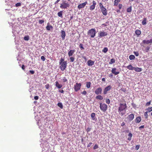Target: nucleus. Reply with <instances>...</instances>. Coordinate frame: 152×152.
Here are the masks:
<instances>
[{"label": "nucleus", "instance_id": "338daca9", "mask_svg": "<svg viewBox=\"0 0 152 152\" xmlns=\"http://www.w3.org/2000/svg\"><path fill=\"white\" fill-rule=\"evenodd\" d=\"M144 127V125H142V126H140L139 127V129H141V128H143Z\"/></svg>", "mask_w": 152, "mask_h": 152}, {"label": "nucleus", "instance_id": "f3484780", "mask_svg": "<svg viewBox=\"0 0 152 152\" xmlns=\"http://www.w3.org/2000/svg\"><path fill=\"white\" fill-rule=\"evenodd\" d=\"M61 36L62 37V39L64 40L65 39L66 36L65 32L64 31L62 30L61 31Z\"/></svg>", "mask_w": 152, "mask_h": 152}, {"label": "nucleus", "instance_id": "39448f33", "mask_svg": "<svg viewBox=\"0 0 152 152\" xmlns=\"http://www.w3.org/2000/svg\"><path fill=\"white\" fill-rule=\"evenodd\" d=\"M69 6L70 5L69 3L64 2L60 4V7L61 9H65L69 7Z\"/></svg>", "mask_w": 152, "mask_h": 152}, {"label": "nucleus", "instance_id": "4c0bfd02", "mask_svg": "<svg viewBox=\"0 0 152 152\" xmlns=\"http://www.w3.org/2000/svg\"><path fill=\"white\" fill-rule=\"evenodd\" d=\"M69 59L70 60V61L71 62H73L75 60V58L73 57H71L69 58Z\"/></svg>", "mask_w": 152, "mask_h": 152}, {"label": "nucleus", "instance_id": "6e6d98bb", "mask_svg": "<svg viewBox=\"0 0 152 152\" xmlns=\"http://www.w3.org/2000/svg\"><path fill=\"white\" fill-rule=\"evenodd\" d=\"M92 142H90L88 144V145H87V147H90V146H91L92 145Z\"/></svg>", "mask_w": 152, "mask_h": 152}, {"label": "nucleus", "instance_id": "864d4df0", "mask_svg": "<svg viewBox=\"0 0 152 152\" xmlns=\"http://www.w3.org/2000/svg\"><path fill=\"white\" fill-rule=\"evenodd\" d=\"M151 101H150L149 102H147L146 104V105L147 106H148L149 105L151 104Z\"/></svg>", "mask_w": 152, "mask_h": 152}, {"label": "nucleus", "instance_id": "bf43d9fd", "mask_svg": "<svg viewBox=\"0 0 152 152\" xmlns=\"http://www.w3.org/2000/svg\"><path fill=\"white\" fill-rule=\"evenodd\" d=\"M82 94H83L85 95L86 94L87 92H86V91L85 90L83 92H82Z\"/></svg>", "mask_w": 152, "mask_h": 152}, {"label": "nucleus", "instance_id": "a211bd4d", "mask_svg": "<svg viewBox=\"0 0 152 152\" xmlns=\"http://www.w3.org/2000/svg\"><path fill=\"white\" fill-rule=\"evenodd\" d=\"M75 49L70 50L68 53V55L69 57L72 56L75 52Z\"/></svg>", "mask_w": 152, "mask_h": 152}, {"label": "nucleus", "instance_id": "f257e3e1", "mask_svg": "<svg viewBox=\"0 0 152 152\" xmlns=\"http://www.w3.org/2000/svg\"><path fill=\"white\" fill-rule=\"evenodd\" d=\"M122 103H120L118 108V112L119 114L121 116H123L125 113V111L127 108V105L126 102L124 100L122 102Z\"/></svg>", "mask_w": 152, "mask_h": 152}, {"label": "nucleus", "instance_id": "2f4dec72", "mask_svg": "<svg viewBox=\"0 0 152 152\" xmlns=\"http://www.w3.org/2000/svg\"><path fill=\"white\" fill-rule=\"evenodd\" d=\"M58 106L61 109L63 108V106L61 103L59 102L58 104Z\"/></svg>", "mask_w": 152, "mask_h": 152}, {"label": "nucleus", "instance_id": "e2e57ef3", "mask_svg": "<svg viewBox=\"0 0 152 152\" xmlns=\"http://www.w3.org/2000/svg\"><path fill=\"white\" fill-rule=\"evenodd\" d=\"M82 58L84 59V60L85 61H86L87 60V58H86V57L84 56H82Z\"/></svg>", "mask_w": 152, "mask_h": 152}, {"label": "nucleus", "instance_id": "e433bc0d", "mask_svg": "<svg viewBox=\"0 0 152 152\" xmlns=\"http://www.w3.org/2000/svg\"><path fill=\"white\" fill-rule=\"evenodd\" d=\"M148 111L145 112L144 114V115L145 117V118L146 119L148 117Z\"/></svg>", "mask_w": 152, "mask_h": 152}, {"label": "nucleus", "instance_id": "2eb2a0df", "mask_svg": "<svg viewBox=\"0 0 152 152\" xmlns=\"http://www.w3.org/2000/svg\"><path fill=\"white\" fill-rule=\"evenodd\" d=\"M142 42L144 44H148L149 43H152V39L150 40H144L142 41Z\"/></svg>", "mask_w": 152, "mask_h": 152}, {"label": "nucleus", "instance_id": "8fccbe9b", "mask_svg": "<svg viewBox=\"0 0 152 152\" xmlns=\"http://www.w3.org/2000/svg\"><path fill=\"white\" fill-rule=\"evenodd\" d=\"M21 5V4L20 3H18L15 4V6L16 7L20 6Z\"/></svg>", "mask_w": 152, "mask_h": 152}, {"label": "nucleus", "instance_id": "4d7b16f0", "mask_svg": "<svg viewBox=\"0 0 152 152\" xmlns=\"http://www.w3.org/2000/svg\"><path fill=\"white\" fill-rule=\"evenodd\" d=\"M91 128H90L89 127H88L86 129V131L88 132H89L90 131V130H91Z\"/></svg>", "mask_w": 152, "mask_h": 152}, {"label": "nucleus", "instance_id": "20e7f679", "mask_svg": "<svg viewBox=\"0 0 152 152\" xmlns=\"http://www.w3.org/2000/svg\"><path fill=\"white\" fill-rule=\"evenodd\" d=\"M99 107L100 109L104 112H105L107 109V106L104 103H100Z\"/></svg>", "mask_w": 152, "mask_h": 152}, {"label": "nucleus", "instance_id": "f03ea898", "mask_svg": "<svg viewBox=\"0 0 152 152\" xmlns=\"http://www.w3.org/2000/svg\"><path fill=\"white\" fill-rule=\"evenodd\" d=\"M59 64L60 65V68L61 70L62 71H64L66 67L67 61H64V59L61 58L59 60Z\"/></svg>", "mask_w": 152, "mask_h": 152}, {"label": "nucleus", "instance_id": "5fc2aeb1", "mask_svg": "<svg viewBox=\"0 0 152 152\" xmlns=\"http://www.w3.org/2000/svg\"><path fill=\"white\" fill-rule=\"evenodd\" d=\"M140 145H137L135 146V149L137 150H138L140 148Z\"/></svg>", "mask_w": 152, "mask_h": 152}, {"label": "nucleus", "instance_id": "a19ab883", "mask_svg": "<svg viewBox=\"0 0 152 152\" xmlns=\"http://www.w3.org/2000/svg\"><path fill=\"white\" fill-rule=\"evenodd\" d=\"M24 39L25 40L28 41L29 39V37L28 36H26L24 37Z\"/></svg>", "mask_w": 152, "mask_h": 152}, {"label": "nucleus", "instance_id": "72a5a7b5", "mask_svg": "<svg viewBox=\"0 0 152 152\" xmlns=\"http://www.w3.org/2000/svg\"><path fill=\"white\" fill-rule=\"evenodd\" d=\"M146 18H143V20L142 22V25H145L146 23Z\"/></svg>", "mask_w": 152, "mask_h": 152}, {"label": "nucleus", "instance_id": "f704fd0d", "mask_svg": "<svg viewBox=\"0 0 152 152\" xmlns=\"http://www.w3.org/2000/svg\"><path fill=\"white\" fill-rule=\"evenodd\" d=\"M115 59L114 58L111 59L110 60V62H109L110 64H112L113 63H114L115 62Z\"/></svg>", "mask_w": 152, "mask_h": 152}, {"label": "nucleus", "instance_id": "79ce46f5", "mask_svg": "<svg viewBox=\"0 0 152 152\" xmlns=\"http://www.w3.org/2000/svg\"><path fill=\"white\" fill-rule=\"evenodd\" d=\"M148 112H151L152 111V107H148L147 109Z\"/></svg>", "mask_w": 152, "mask_h": 152}, {"label": "nucleus", "instance_id": "7ed1b4c3", "mask_svg": "<svg viewBox=\"0 0 152 152\" xmlns=\"http://www.w3.org/2000/svg\"><path fill=\"white\" fill-rule=\"evenodd\" d=\"M87 34L91 38H94L96 35V30L94 28H91L88 31Z\"/></svg>", "mask_w": 152, "mask_h": 152}, {"label": "nucleus", "instance_id": "58836bf2", "mask_svg": "<svg viewBox=\"0 0 152 152\" xmlns=\"http://www.w3.org/2000/svg\"><path fill=\"white\" fill-rule=\"evenodd\" d=\"M79 46L81 50H83L84 49V48L83 46V45L82 44L80 43Z\"/></svg>", "mask_w": 152, "mask_h": 152}, {"label": "nucleus", "instance_id": "9d476101", "mask_svg": "<svg viewBox=\"0 0 152 152\" xmlns=\"http://www.w3.org/2000/svg\"><path fill=\"white\" fill-rule=\"evenodd\" d=\"M134 118V115L133 114H131L129 115L127 117L129 121H132Z\"/></svg>", "mask_w": 152, "mask_h": 152}, {"label": "nucleus", "instance_id": "37998d69", "mask_svg": "<svg viewBox=\"0 0 152 152\" xmlns=\"http://www.w3.org/2000/svg\"><path fill=\"white\" fill-rule=\"evenodd\" d=\"M106 102L107 104H109L110 103V101L109 99L107 98L106 99Z\"/></svg>", "mask_w": 152, "mask_h": 152}, {"label": "nucleus", "instance_id": "49530a36", "mask_svg": "<svg viewBox=\"0 0 152 152\" xmlns=\"http://www.w3.org/2000/svg\"><path fill=\"white\" fill-rule=\"evenodd\" d=\"M98 148V145L96 144H95V145L93 147V149L94 150H95V149H97Z\"/></svg>", "mask_w": 152, "mask_h": 152}, {"label": "nucleus", "instance_id": "c85d7f7f", "mask_svg": "<svg viewBox=\"0 0 152 152\" xmlns=\"http://www.w3.org/2000/svg\"><path fill=\"white\" fill-rule=\"evenodd\" d=\"M62 12V11H60L59 12H58V16L61 18H62L63 17Z\"/></svg>", "mask_w": 152, "mask_h": 152}, {"label": "nucleus", "instance_id": "6e6552de", "mask_svg": "<svg viewBox=\"0 0 152 152\" xmlns=\"http://www.w3.org/2000/svg\"><path fill=\"white\" fill-rule=\"evenodd\" d=\"M108 34L106 32L104 31H100L98 34V37H102L107 35Z\"/></svg>", "mask_w": 152, "mask_h": 152}, {"label": "nucleus", "instance_id": "a878e982", "mask_svg": "<svg viewBox=\"0 0 152 152\" xmlns=\"http://www.w3.org/2000/svg\"><path fill=\"white\" fill-rule=\"evenodd\" d=\"M91 116L93 120H95L96 119L95 117V113H92L91 114Z\"/></svg>", "mask_w": 152, "mask_h": 152}, {"label": "nucleus", "instance_id": "09e8293b", "mask_svg": "<svg viewBox=\"0 0 152 152\" xmlns=\"http://www.w3.org/2000/svg\"><path fill=\"white\" fill-rule=\"evenodd\" d=\"M150 49V48L148 47H147L145 48V51L146 52H147L148 51L149 49Z\"/></svg>", "mask_w": 152, "mask_h": 152}, {"label": "nucleus", "instance_id": "dca6fc26", "mask_svg": "<svg viewBox=\"0 0 152 152\" xmlns=\"http://www.w3.org/2000/svg\"><path fill=\"white\" fill-rule=\"evenodd\" d=\"M46 28L47 31H49L51 29H53V27L50 25L49 23H48Z\"/></svg>", "mask_w": 152, "mask_h": 152}, {"label": "nucleus", "instance_id": "13d9d810", "mask_svg": "<svg viewBox=\"0 0 152 152\" xmlns=\"http://www.w3.org/2000/svg\"><path fill=\"white\" fill-rule=\"evenodd\" d=\"M29 72L31 74H33L35 73L34 71L33 70H30Z\"/></svg>", "mask_w": 152, "mask_h": 152}, {"label": "nucleus", "instance_id": "c03bdc74", "mask_svg": "<svg viewBox=\"0 0 152 152\" xmlns=\"http://www.w3.org/2000/svg\"><path fill=\"white\" fill-rule=\"evenodd\" d=\"M134 55L136 56H138L139 55V53L137 51H134Z\"/></svg>", "mask_w": 152, "mask_h": 152}, {"label": "nucleus", "instance_id": "cd10ccee", "mask_svg": "<svg viewBox=\"0 0 152 152\" xmlns=\"http://www.w3.org/2000/svg\"><path fill=\"white\" fill-rule=\"evenodd\" d=\"M121 0H115L114 5V6H117L118 3L120 2Z\"/></svg>", "mask_w": 152, "mask_h": 152}, {"label": "nucleus", "instance_id": "680f3d73", "mask_svg": "<svg viewBox=\"0 0 152 152\" xmlns=\"http://www.w3.org/2000/svg\"><path fill=\"white\" fill-rule=\"evenodd\" d=\"M39 99V96H35L34 97V99L35 100H38Z\"/></svg>", "mask_w": 152, "mask_h": 152}, {"label": "nucleus", "instance_id": "b1692460", "mask_svg": "<svg viewBox=\"0 0 152 152\" xmlns=\"http://www.w3.org/2000/svg\"><path fill=\"white\" fill-rule=\"evenodd\" d=\"M96 99L102 100L103 99V97L101 95H99L96 96Z\"/></svg>", "mask_w": 152, "mask_h": 152}, {"label": "nucleus", "instance_id": "f8f14e48", "mask_svg": "<svg viewBox=\"0 0 152 152\" xmlns=\"http://www.w3.org/2000/svg\"><path fill=\"white\" fill-rule=\"evenodd\" d=\"M92 3L93 4L90 7V9L91 11H92L95 9V6L96 5V2L95 1H93Z\"/></svg>", "mask_w": 152, "mask_h": 152}, {"label": "nucleus", "instance_id": "a18cd8bd", "mask_svg": "<svg viewBox=\"0 0 152 152\" xmlns=\"http://www.w3.org/2000/svg\"><path fill=\"white\" fill-rule=\"evenodd\" d=\"M41 59L43 61H44L45 60V58L43 56H41Z\"/></svg>", "mask_w": 152, "mask_h": 152}, {"label": "nucleus", "instance_id": "c756f323", "mask_svg": "<svg viewBox=\"0 0 152 152\" xmlns=\"http://www.w3.org/2000/svg\"><path fill=\"white\" fill-rule=\"evenodd\" d=\"M129 58L130 60H133L135 58V56L134 55H130Z\"/></svg>", "mask_w": 152, "mask_h": 152}, {"label": "nucleus", "instance_id": "473e14b6", "mask_svg": "<svg viewBox=\"0 0 152 152\" xmlns=\"http://www.w3.org/2000/svg\"><path fill=\"white\" fill-rule=\"evenodd\" d=\"M108 50V49L107 48V47H105L104 48L103 50H102V52H104V53H106Z\"/></svg>", "mask_w": 152, "mask_h": 152}, {"label": "nucleus", "instance_id": "0e129e2a", "mask_svg": "<svg viewBox=\"0 0 152 152\" xmlns=\"http://www.w3.org/2000/svg\"><path fill=\"white\" fill-rule=\"evenodd\" d=\"M59 92H60V93H63L64 92V91L63 89L60 90H59Z\"/></svg>", "mask_w": 152, "mask_h": 152}, {"label": "nucleus", "instance_id": "3c124183", "mask_svg": "<svg viewBox=\"0 0 152 152\" xmlns=\"http://www.w3.org/2000/svg\"><path fill=\"white\" fill-rule=\"evenodd\" d=\"M99 6L100 9L104 7L102 4L101 3L99 4Z\"/></svg>", "mask_w": 152, "mask_h": 152}, {"label": "nucleus", "instance_id": "774afa93", "mask_svg": "<svg viewBox=\"0 0 152 152\" xmlns=\"http://www.w3.org/2000/svg\"><path fill=\"white\" fill-rule=\"evenodd\" d=\"M125 124L124 122H123L121 124V126H123L125 125Z\"/></svg>", "mask_w": 152, "mask_h": 152}, {"label": "nucleus", "instance_id": "7c9ffc66", "mask_svg": "<svg viewBox=\"0 0 152 152\" xmlns=\"http://www.w3.org/2000/svg\"><path fill=\"white\" fill-rule=\"evenodd\" d=\"M91 83L90 82H87L86 86V87L88 88H90L91 87Z\"/></svg>", "mask_w": 152, "mask_h": 152}, {"label": "nucleus", "instance_id": "423d86ee", "mask_svg": "<svg viewBox=\"0 0 152 152\" xmlns=\"http://www.w3.org/2000/svg\"><path fill=\"white\" fill-rule=\"evenodd\" d=\"M81 84L80 83H76L74 86V89L75 91H77L81 88Z\"/></svg>", "mask_w": 152, "mask_h": 152}, {"label": "nucleus", "instance_id": "052dcab7", "mask_svg": "<svg viewBox=\"0 0 152 152\" xmlns=\"http://www.w3.org/2000/svg\"><path fill=\"white\" fill-rule=\"evenodd\" d=\"M122 5L121 4H119V5H118V7H119V9L120 10L121 9V8H122Z\"/></svg>", "mask_w": 152, "mask_h": 152}, {"label": "nucleus", "instance_id": "bb28decb", "mask_svg": "<svg viewBox=\"0 0 152 152\" xmlns=\"http://www.w3.org/2000/svg\"><path fill=\"white\" fill-rule=\"evenodd\" d=\"M132 134L131 133H129L128 134L129 137L128 138V139H127L129 141L131 140L132 139Z\"/></svg>", "mask_w": 152, "mask_h": 152}, {"label": "nucleus", "instance_id": "6ab92c4d", "mask_svg": "<svg viewBox=\"0 0 152 152\" xmlns=\"http://www.w3.org/2000/svg\"><path fill=\"white\" fill-rule=\"evenodd\" d=\"M55 85L56 87L59 89L61 88L62 87V85L61 84H59L58 81L55 82Z\"/></svg>", "mask_w": 152, "mask_h": 152}, {"label": "nucleus", "instance_id": "4468645a", "mask_svg": "<svg viewBox=\"0 0 152 152\" xmlns=\"http://www.w3.org/2000/svg\"><path fill=\"white\" fill-rule=\"evenodd\" d=\"M117 69L115 68H113L112 69L111 72L112 73L115 75H116L119 73V71H116Z\"/></svg>", "mask_w": 152, "mask_h": 152}, {"label": "nucleus", "instance_id": "393cba45", "mask_svg": "<svg viewBox=\"0 0 152 152\" xmlns=\"http://www.w3.org/2000/svg\"><path fill=\"white\" fill-rule=\"evenodd\" d=\"M135 33L138 36L141 34V31L140 30H136L135 31Z\"/></svg>", "mask_w": 152, "mask_h": 152}, {"label": "nucleus", "instance_id": "5701e85b", "mask_svg": "<svg viewBox=\"0 0 152 152\" xmlns=\"http://www.w3.org/2000/svg\"><path fill=\"white\" fill-rule=\"evenodd\" d=\"M134 70L137 72H140L142 71V68L139 67H134Z\"/></svg>", "mask_w": 152, "mask_h": 152}, {"label": "nucleus", "instance_id": "c9c22d12", "mask_svg": "<svg viewBox=\"0 0 152 152\" xmlns=\"http://www.w3.org/2000/svg\"><path fill=\"white\" fill-rule=\"evenodd\" d=\"M126 11L128 12H130L132 11V7L131 6L128 8L126 10Z\"/></svg>", "mask_w": 152, "mask_h": 152}, {"label": "nucleus", "instance_id": "ddd939ff", "mask_svg": "<svg viewBox=\"0 0 152 152\" xmlns=\"http://www.w3.org/2000/svg\"><path fill=\"white\" fill-rule=\"evenodd\" d=\"M100 9L102 14L105 16L106 15H107V10L106 8L104 7Z\"/></svg>", "mask_w": 152, "mask_h": 152}, {"label": "nucleus", "instance_id": "ea45409f", "mask_svg": "<svg viewBox=\"0 0 152 152\" xmlns=\"http://www.w3.org/2000/svg\"><path fill=\"white\" fill-rule=\"evenodd\" d=\"M45 87L46 89H48L50 88V86L49 84L48 83L45 86Z\"/></svg>", "mask_w": 152, "mask_h": 152}, {"label": "nucleus", "instance_id": "4be33fe9", "mask_svg": "<svg viewBox=\"0 0 152 152\" xmlns=\"http://www.w3.org/2000/svg\"><path fill=\"white\" fill-rule=\"evenodd\" d=\"M126 68L129 70H133L134 69V67H133L131 64H130L126 66Z\"/></svg>", "mask_w": 152, "mask_h": 152}, {"label": "nucleus", "instance_id": "69168bd1", "mask_svg": "<svg viewBox=\"0 0 152 152\" xmlns=\"http://www.w3.org/2000/svg\"><path fill=\"white\" fill-rule=\"evenodd\" d=\"M22 69L23 70H24L25 69V66L24 65H23L22 66Z\"/></svg>", "mask_w": 152, "mask_h": 152}, {"label": "nucleus", "instance_id": "9b49d317", "mask_svg": "<svg viewBox=\"0 0 152 152\" xmlns=\"http://www.w3.org/2000/svg\"><path fill=\"white\" fill-rule=\"evenodd\" d=\"M87 4V2L86 1L84 3L79 4L78 6V8L79 9L84 8Z\"/></svg>", "mask_w": 152, "mask_h": 152}, {"label": "nucleus", "instance_id": "aec40b11", "mask_svg": "<svg viewBox=\"0 0 152 152\" xmlns=\"http://www.w3.org/2000/svg\"><path fill=\"white\" fill-rule=\"evenodd\" d=\"M141 118L140 116L137 117L135 120V122L136 123H139L141 121Z\"/></svg>", "mask_w": 152, "mask_h": 152}, {"label": "nucleus", "instance_id": "603ef678", "mask_svg": "<svg viewBox=\"0 0 152 152\" xmlns=\"http://www.w3.org/2000/svg\"><path fill=\"white\" fill-rule=\"evenodd\" d=\"M44 20H39V23L40 24H42V23H44Z\"/></svg>", "mask_w": 152, "mask_h": 152}, {"label": "nucleus", "instance_id": "1a4fd4ad", "mask_svg": "<svg viewBox=\"0 0 152 152\" xmlns=\"http://www.w3.org/2000/svg\"><path fill=\"white\" fill-rule=\"evenodd\" d=\"M102 88L100 87H99L96 89L95 91V93L96 95L101 94L102 93Z\"/></svg>", "mask_w": 152, "mask_h": 152}, {"label": "nucleus", "instance_id": "de8ad7c7", "mask_svg": "<svg viewBox=\"0 0 152 152\" xmlns=\"http://www.w3.org/2000/svg\"><path fill=\"white\" fill-rule=\"evenodd\" d=\"M63 81V82H66L67 81V80L65 78V77H64L62 79Z\"/></svg>", "mask_w": 152, "mask_h": 152}, {"label": "nucleus", "instance_id": "412c9836", "mask_svg": "<svg viewBox=\"0 0 152 152\" xmlns=\"http://www.w3.org/2000/svg\"><path fill=\"white\" fill-rule=\"evenodd\" d=\"M94 61L89 60L87 61V64L88 66H92L94 64Z\"/></svg>", "mask_w": 152, "mask_h": 152}, {"label": "nucleus", "instance_id": "0eeeda50", "mask_svg": "<svg viewBox=\"0 0 152 152\" xmlns=\"http://www.w3.org/2000/svg\"><path fill=\"white\" fill-rule=\"evenodd\" d=\"M112 88V86L110 85L106 87L104 89L103 93L104 94H106L107 91H109Z\"/></svg>", "mask_w": 152, "mask_h": 152}]
</instances>
